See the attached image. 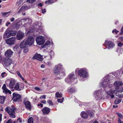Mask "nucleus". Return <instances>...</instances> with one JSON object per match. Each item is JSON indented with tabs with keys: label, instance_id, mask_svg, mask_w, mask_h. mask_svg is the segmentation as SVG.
Returning <instances> with one entry per match:
<instances>
[{
	"label": "nucleus",
	"instance_id": "obj_1",
	"mask_svg": "<svg viewBox=\"0 0 123 123\" xmlns=\"http://www.w3.org/2000/svg\"><path fill=\"white\" fill-rule=\"evenodd\" d=\"M111 77L107 76L106 77H104V80L100 84L101 86L104 87L105 91H101L98 90L95 92L94 93V96L96 98H99L101 99H103L105 97H108L109 95L111 96V98H113L114 97L112 94L113 92L110 90L109 91H108L106 88L111 87L112 86L113 83H112V81H111L109 79Z\"/></svg>",
	"mask_w": 123,
	"mask_h": 123
},
{
	"label": "nucleus",
	"instance_id": "obj_2",
	"mask_svg": "<svg viewBox=\"0 0 123 123\" xmlns=\"http://www.w3.org/2000/svg\"><path fill=\"white\" fill-rule=\"evenodd\" d=\"M75 72L77 73L79 79L81 81H84V78H87L88 76L87 70L86 68H77L76 69Z\"/></svg>",
	"mask_w": 123,
	"mask_h": 123
},
{
	"label": "nucleus",
	"instance_id": "obj_3",
	"mask_svg": "<svg viewBox=\"0 0 123 123\" xmlns=\"http://www.w3.org/2000/svg\"><path fill=\"white\" fill-rule=\"evenodd\" d=\"M16 110V108L12 105L11 106L7 107L5 110V111L10 115V117L12 118L15 117V114Z\"/></svg>",
	"mask_w": 123,
	"mask_h": 123
},
{
	"label": "nucleus",
	"instance_id": "obj_4",
	"mask_svg": "<svg viewBox=\"0 0 123 123\" xmlns=\"http://www.w3.org/2000/svg\"><path fill=\"white\" fill-rule=\"evenodd\" d=\"M77 78V76L74 73L70 74L67 78L65 79V81L68 83L71 84Z\"/></svg>",
	"mask_w": 123,
	"mask_h": 123
},
{
	"label": "nucleus",
	"instance_id": "obj_5",
	"mask_svg": "<svg viewBox=\"0 0 123 123\" xmlns=\"http://www.w3.org/2000/svg\"><path fill=\"white\" fill-rule=\"evenodd\" d=\"M114 86L116 91H121L122 86H123V83L121 81H116L114 83Z\"/></svg>",
	"mask_w": 123,
	"mask_h": 123
},
{
	"label": "nucleus",
	"instance_id": "obj_6",
	"mask_svg": "<svg viewBox=\"0 0 123 123\" xmlns=\"http://www.w3.org/2000/svg\"><path fill=\"white\" fill-rule=\"evenodd\" d=\"M36 41L37 44L41 45L44 44L45 42V39L43 37L40 36L36 38Z\"/></svg>",
	"mask_w": 123,
	"mask_h": 123
},
{
	"label": "nucleus",
	"instance_id": "obj_7",
	"mask_svg": "<svg viewBox=\"0 0 123 123\" xmlns=\"http://www.w3.org/2000/svg\"><path fill=\"white\" fill-rule=\"evenodd\" d=\"M25 43L26 44L29 46L32 45L34 43V39L33 37L31 36H29L26 38L25 41Z\"/></svg>",
	"mask_w": 123,
	"mask_h": 123
},
{
	"label": "nucleus",
	"instance_id": "obj_8",
	"mask_svg": "<svg viewBox=\"0 0 123 123\" xmlns=\"http://www.w3.org/2000/svg\"><path fill=\"white\" fill-rule=\"evenodd\" d=\"M16 38L15 37H12L8 38L6 40V42L7 44L10 45H14L16 42Z\"/></svg>",
	"mask_w": 123,
	"mask_h": 123
},
{
	"label": "nucleus",
	"instance_id": "obj_9",
	"mask_svg": "<svg viewBox=\"0 0 123 123\" xmlns=\"http://www.w3.org/2000/svg\"><path fill=\"white\" fill-rule=\"evenodd\" d=\"M23 102L26 108L30 111L31 110V105L30 102L28 100L27 98H25L24 99Z\"/></svg>",
	"mask_w": 123,
	"mask_h": 123
},
{
	"label": "nucleus",
	"instance_id": "obj_10",
	"mask_svg": "<svg viewBox=\"0 0 123 123\" xmlns=\"http://www.w3.org/2000/svg\"><path fill=\"white\" fill-rule=\"evenodd\" d=\"M24 86V84L22 83H17L15 86L14 89L16 90L20 91L23 89Z\"/></svg>",
	"mask_w": 123,
	"mask_h": 123
},
{
	"label": "nucleus",
	"instance_id": "obj_11",
	"mask_svg": "<svg viewBox=\"0 0 123 123\" xmlns=\"http://www.w3.org/2000/svg\"><path fill=\"white\" fill-rule=\"evenodd\" d=\"M56 69H58L62 71V72L61 73L64 76L65 74V70L63 67L62 65L61 64H59L56 65L54 68Z\"/></svg>",
	"mask_w": 123,
	"mask_h": 123
},
{
	"label": "nucleus",
	"instance_id": "obj_12",
	"mask_svg": "<svg viewBox=\"0 0 123 123\" xmlns=\"http://www.w3.org/2000/svg\"><path fill=\"white\" fill-rule=\"evenodd\" d=\"M3 62H4V64L7 66H9L12 63V59L9 58H6L4 57Z\"/></svg>",
	"mask_w": 123,
	"mask_h": 123
},
{
	"label": "nucleus",
	"instance_id": "obj_13",
	"mask_svg": "<svg viewBox=\"0 0 123 123\" xmlns=\"http://www.w3.org/2000/svg\"><path fill=\"white\" fill-rule=\"evenodd\" d=\"M24 33L20 31H19L17 32L16 36V39L18 40H20L23 38L24 36Z\"/></svg>",
	"mask_w": 123,
	"mask_h": 123
},
{
	"label": "nucleus",
	"instance_id": "obj_14",
	"mask_svg": "<svg viewBox=\"0 0 123 123\" xmlns=\"http://www.w3.org/2000/svg\"><path fill=\"white\" fill-rule=\"evenodd\" d=\"M13 53V51L11 49H7L5 53V56L7 58L10 57L12 55Z\"/></svg>",
	"mask_w": 123,
	"mask_h": 123
},
{
	"label": "nucleus",
	"instance_id": "obj_15",
	"mask_svg": "<svg viewBox=\"0 0 123 123\" xmlns=\"http://www.w3.org/2000/svg\"><path fill=\"white\" fill-rule=\"evenodd\" d=\"M105 44L107 45V48L108 49L113 48L115 46L114 43L111 41H105Z\"/></svg>",
	"mask_w": 123,
	"mask_h": 123
},
{
	"label": "nucleus",
	"instance_id": "obj_16",
	"mask_svg": "<svg viewBox=\"0 0 123 123\" xmlns=\"http://www.w3.org/2000/svg\"><path fill=\"white\" fill-rule=\"evenodd\" d=\"M32 58L33 59H37L40 61H42L43 59L42 56L40 54H36Z\"/></svg>",
	"mask_w": 123,
	"mask_h": 123
},
{
	"label": "nucleus",
	"instance_id": "obj_17",
	"mask_svg": "<svg viewBox=\"0 0 123 123\" xmlns=\"http://www.w3.org/2000/svg\"><path fill=\"white\" fill-rule=\"evenodd\" d=\"M21 97V96L18 94L14 93L13 94L12 99L14 101H16L18 100Z\"/></svg>",
	"mask_w": 123,
	"mask_h": 123
},
{
	"label": "nucleus",
	"instance_id": "obj_18",
	"mask_svg": "<svg viewBox=\"0 0 123 123\" xmlns=\"http://www.w3.org/2000/svg\"><path fill=\"white\" fill-rule=\"evenodd\" d=\"M2 88L3 90V92L4 93L6 94L8 93L9 94H11V92L7 88L6 85L5 84L3 85L2 87Z\"/></svg>",
	"mask_w": 123,
	"mask_h": 123
},
{
	"label": "nucleus",
	"instance_id": "obj_19",
	"mask_svg": "<svg viewBox=\"0 0 123 123\" xmlns=\"http://www.w3.org/2000/svg\"><path fill=\"white\" fill-rule=\"evenodd\" d=\"M42 111L44 115L48 114L50 112V109L49 108L45 107L42 110Z\"/></svg>",
	"mask_w": 123,
	"mask_h": 123
},
{
	"label": "nucleus",
	"instance_id": "obj_20",
	"mask_svg": "<svg viewBox=\"0 0 123 123\" xmlns=\"http://www.w3.org/2000/svg\"><path fill=\"white\" fill-rule=\"evenodd\" d=\"M113 92V93L112 94H113V93H115V94L116 96H117L120 97V98H122L123 97V95L121 93L122 92H121L120 91H116L117 92H116V91L115 90L114 91H113L112 90H111Z\"/></svg>",
	"mask_w": 123,
	"mask_h": 123
},
{
	"label": "nucleus",
	"instance_id": "obj_21",
	"mask_svg": "<svg viewBox=\"0 0 123 123\" xmlns=\"http://www.w3.org/2000/svg\"><path fill=\"white\" fill-rule=\"evenodd\" d=\"M53 71L54 74L56 75H57L60 74V75H61L62 76H63L62 74L61 73V72H62V70L54 68L53 69Z\"/></svg>",
	"mask_w": 123,
	"mask_h": 123
},
{
	"label": "nucleus",
	"instance_id": "obj_22",
	"mask_svg": "<svg viewBox=\"0 0 123 123\" xmlns=\"http://www.w3.org/2000/svg\"><path fill=\"white\" fill-rule=\"evenodd\" d=\"M11 37L10 33V30H7L5 31L4 36V37L9 38Z\"/></svg>",
	"mask_w": 123,
	"mask_h": 123
},
{
	"label": "nucleus",
	"instance_id": "obj_23",
	"mask_svg": "<svg viewBox=\"0 0 123 123\" xmlns=\"http://www.w3.org/2000/svg\"><path fill=\"white\" fill-rule=\"evenodd\" d=\"M16 83L15 81L14 80H11L10 81L9 85V87L10 88L12 89L13 88V86L15 85Z\"/></svg>",
	"mask_w": 123,
	"mask_h": 123
},
{
	"label": "nucleus",
	"instance_id": "obj_24",
	"mask_svg": "<svg viewBox=\"0 0 123 123\" xmlns=\"http://www.w3.org/2000/svg\"><path fill=\"white\" fill-rule=\"evenodd\" d=\"M27 45L25 43V42L24 40L22 41L21 43L20 47V48L23 49L26 47V45Z\"/></svg>",
	"mask_w": 123,
	"mask_h": 123
},
{
	"label": "nucleus",
	"instance_id": "obj_25",
	"mask_svg": "<svg viewBox=\"0 0 123 123\" xmlns=\"http://www.w3.org/2000/svg\"><path fill=\"white\" fill-rule=\"evenodd\" d=\"M24 22L25 24H31L32 23V20L30 18H26L23 19Z\"/></svg>",
	"mask_w": 123,
	"mask_h": 123
},
{
	"label": "nucleus",
	"instance_id": "obj_26",
	"mask_svg": "<svg viewBox=\"0 0 123 123\" xmlns=\"http://www.w3.org/2000/svg\"><path fill=\"white\" fill-rule=\"evenodd\" d=\"M30 8L26 6H22L20 9L18 11V12H21V11H24L25 10L29 9Z\"/></svg>",
	"mask_w": 123,
	"mask_h": 123
},
{
	"label": "nucleus",
	"instance_id": "obj_27",
	"mask_svg": "<svg viewBox=\"0 0 123 123\" xmlns=\"http://www.w3.org/2000/svg\"><path fill=\"white\" fill-rule=\"evenodd\" d=\"M80 115L81 117L84 118H87L88 116L87 113L84 111H82L81 112Z\"/></svg>",
	"mask_w": 123,
	"mask_h": 123
},
{
	"label": "nucleus",
	"instance_id": "obj_28",
	"mask_svg": "<svg viewBox=\"0 0 123 123\" xmlns=\"http://www.w3.org/2000/svg\"><path fill=\"white\" fill-rule=\"evenodd\" d=\"M49 41H47L45 43L42 47V48H44L48 47L50 44H52Z\"/></svg>",
	"mask_w": 123,
	"mask_h": 123
},
{
	"label": "nucleus",
	"instance_id": "obj_29",
	"mask_svg": "<svg viewBox=\"0 0 123 123\" xmlns=\"http://www.w3.org/2000/svg\"><path fill=\"white\" fill-rule=\"evenodd\" d=\"M75 89L74 88L69 87L68 89V92L71 93H73L76 91Z\"/></svg>",
	"mask_w": 123,
	"mask_h": 123
},
{
	"label": "nucleus",
	"instance_id": "obj_30",
	"mask_svg": "<svg viewBox=\"0 0 123 123\" xmlns=\"http://www.w3.org/2000/svg\"><path fill=\"white\" fill-rule=\"evenodd\" d=\"M23 4V1L22 0H19L17 1L16 3V5L19 6H20Z\"/></svg>",
	"mask_w": 123,
	"mask_h": 123
},
{
	"label": "nucleus",
	"instance_id": "obj_31",
	"mask_svg": "<svg viewBox=\"0 0 123 123\" xmlns=\"http://www.w3.org/2000/svg\"><path fill=\"white\" fill-rule=\"evenodd\" d=\"M6 97L5 96H0V102L1 104H3L4 102Z\"/></svg>",
	"mask_w": 123,
	"mask_h": 123
},
{
	"label": "nucleus",
	"instance_id": "obj_32",
	"mask_svg": "<svg viewBox=\"0 0 123 123\" xmlns=\"http://www.w3.org/2000/svg\"><path fill=\"white\" fill-rule=\"evenodd\" d=\"M10 33L11 37L15 36L16 35L17 32L16 31L10 30Z\"/></svg>",
	"mask_w": 123,
	"mask_h": 123
},
{
	"label": "nucleus",
	"instance_id": "obj_33",
	"mask_svg": "<svg viewBox=\"0 0 123 123\" xmlns=\"http://www.w3.org/2000/svg\"><path fill=\"white\" fill-rule=\"evenodd\" d=\"M55 96L57 98L61 97L62 96V94L61 92H57L55 93Z\"/></svg>",
	"mask_w": 123,
	"mask_h": 123
},
{
	"label": "nucleus",
	"instance_id": "obj_34",
	"mask_svg": "<svg viewBox=\"0 0 123 123\" xmlns=\"http://www.w3.org/2000/svg\"><path fill=\"white\" fill-rule=\"evenodd\" d=\"M16 73L23 80H25L24 78L22 76V75L21 74L20 72L18 71H17L16 72Z\"/></svg>",
	"mask_w": 123,
	"mask_h": 123
},
{
	"label": "nucleus",
	"instance_id": "obj_35",
	"mask_svg": "<svg viewBox=\"0 0 123 123\" xmlns=\"http://www.w3.org/2000/svg\"><path fill=\"white\" fill-rule=\"evenodd\" d=\"M28 123H33V119L32 117H30L28 121Z\"/></svg>",
	"mask_w": 123,
	"mask_h": 123
},
{
	"label": "nucleus",
	"instance_id": "obj_36",
	"mask_svg": "<svg viewBox=\"0 0 123 123\" xmlns=\"http://www.w3.org/2000/svg\"><path fill=\"white\" fill-rule=\"evenodd\" d=\"M53 3V1L52 0H48V1H46L45 2V4H50Z\"/></svg>",
	"mask_w": 123,
	"mask_h": 123
},
{
	"label": "nucleus",
	"instance_id": "obj_37",
	"mask_svg": "<svg viewBox=\"0 0 123 123\" xmlns=\"http://www.w3.org/2000/svg\"><path fill=\"white\" fill-rule=\"evenodd\" d=\"M121 99H117L114 101V103L116 104H117L121 102Z\"/></svg>",
	"mask_w": 123,
	"mask_h": 123
},
{
	"label": "nucleus",
	"instance_id": "obj_38",
	"mask_svg": "<svg viewBox=\"0 0 123 123\" xmlns=\"http://www.w3.org/2000/svg\"><path fill=\"white\" fill-rule=\"evenodd\" d=\"M116 114L119 117V118H119L120 119H122L123 118V117L121 113H117Z\"/></svg>",
	"mask_w": 123,
	"mask_h": 123
},
{
	"label": "nucleus",
	"instance_id": "obj_39",
	"mask_svg": "<svg viewBox=\"0 0 123 123\" xmlns=\"http://www.w3.org/2000/svg\"><path fill=\"white\" fill-rule=\"evenodd\" d=\"M89 115L91 117H92L93 116V113L91 111H89V112H88Z\"/></svg>",
	"mask_w": 123,
	"mask_h": 123
},
{
	"label": "nucleus",
	"instance_id": "obj_40",
	"mask_svg": "<svg viewBox=\"0 0 123 123\" xmlns=\"http://www.w3.org/2000/svg\"><path fill=\"white\" fill-rule=\"evenodd\" d=\"M63 99H64V98L63 97L62 98V99H57V101L58 102H59L61 103H62L63 101Z\"/></svg>",
	"mask_w": 123,
	"mask_h": 123
},
{
	"label": "nucleus",
	"instance_id": "obj_41",
	"mask_svg": "<svg viewBox=\"0 0 123 123\" xmlns=\"http://www.w3.org/2000/svg\"><path fill=\"white\" fill-rule=\"evenodd\" d=\"M36 0H27L26 1L30 3L34 2Z\"/></svg>",
	"mask_w": 123,
	"mask_h": 123
},
{
	"label": "nucleus",
	"instance_id": "obj_42",
	"mask_svg": "<svg viewBox=\"0 0 123 123\" xmlns=\"http://www.w3.org/2000/svg\"><path fill=\"white\" fill-rule=\"evenodd\" d=\"M19 46L18 45H17L15 46L13 48V49L14 50H16L18 49Z\"/></svg>",
	"mask_w": 123,
	"mask_h": 123
},
{
	"label": "nucleus",
	"instance_id": "obj_43",
	"mask_svg": "<svg viewBox=\"0 0 123 123\" xmlns=\"http://www.w3.org/2000/svg\"><path fill=\"white\" fill-rule=\"evenodd\" d=\"M47 102L50 105H53V103L52 101L50 100H48L47 101Z\"/></svg>",
	"mask_w": 123,
	"mask_h": 123
},
{
	"label": "nucleus",
	"instance_id": "obj_44",
	"mask_svg": "<svg viewBox=\"0 0 123 123\" xmlns=\"http://www.w3.org/2000/svg\"><path fill=\"white\" fill-rule=\"evenodd\" d=\"M1 75L2 77H4L6 76V73L5 72H3L1 73Z\"/></svg>",
	"mask_w": 123,
	"mask_h": 123
},
{
	"label": "nucleus",
	"instance_id": "obj_45",
	"mask_svg": "<svg viewBox=\"0 0 123 123\" xmlns=\"http://www.w3.org/2000/svg\"><path fill=\"white\" fill-rule=\"evenodd\" d=\"M3 60H3L2 59V56L0 54V63H3Z\"/></svg>",
	"mask_w": 123,
	"mask_h": 123
},
{
	"label": "nucleus",
	"instance_id": "obj_46",
	"mask_svg": "<svg viewBox=\"0 0 123 123\" xmlns=\"http://www.w3.org/2000/svg\"><path fill=\"white\" fill-rule=\"evenodd\" d=\"M42 83H41V84L42 85L43 84V83L46 80V78H43L42 79Z\"/></svg>",
	"mask_w": 123,
	"mask_h": 123
},
{
	"label": "nucleus",
	"instance_id": "obj_47",
	"mask_svg": "<svg viewBox=\"0 0 123 123\" xmlns=\"http://www.w3.org/2000/svg\"><path fill=\"white\" fill-rule=\"evenodd\" d=\"M34 89L36 90L37 91H42V90L41 89L37 87H35Z\"/></svg>",
	"mask_w": 123,
	"mask_h": 123
},
{
	"label": "nucleus",
	"instance_id": "obj_48",
	"mask_svg": "<svg viewBox=\"0 0 123 123\" xmlns=\"http://www.w3.org/2000/svg\"><path fill=\"white\" fill-rule=\"evenodd\" d=\"M120 34V35L123 34V26H122Z\"/></svg>",
	"mask_w": 123,
	"mask_h": 123
},
{
	"label": "nucleus",
	"instance_id": "obj_49",
	"mask_svg": "<svg viewBox=\"0 0 123 123\" xmlns=\"http://www.w3.org/2000/svg\"><path fill=\"white\" fill-rule=\"evenodd\" d=\"M46 96L45 95H43L42 96H40L39 98L40 99H45L46 98Z\"/></svg>",
	"mask_w": 123,
	"mask_h": 123
},
{
	"label": "nucleus",
	"instance_id": "obj_50",
	"mask_svg": "<svg viewBox=\"0 0 123 123\" xmlns=\"http://www.w3.org/2000/svg\"><path fill=\"white\" fill-rule=\"evenodd\" d=\"M28 51V49L27 48H25L24 49V52L25 53H26Z\"/></svg>",
	"mask_w": 123,
	"mask_h": 123
},
{
	"label": "nucleus",
	"instance_id": "obj_51",
	"mask_svg": "<svg viewBox=\"0 0 123 123\" xmlns=\"http://www.w3.org/2000/svg\"><path fill=\"white\" fill-rule=\"evenodd\" d=\"M54 54V52L52 51H50V52L49 53V54L50 56V57H52V56Z\"/></svg>",
	"mask_w": 123,
	"mask_h": 123
},
{
	"label": "nucleus",
	"instance_id": "obj_52",
	"mask_svg": "<svg viewBox=\"0 0 123 123\" xmlns=\"http://www.w3.org/2000/svg\"><path fill=\"white\" fill-rule=\"evenodd\" d=\"M119 32V31H117L116 29H115L114 30H113L112 32L113 33L114 32H115L116 33H117L118 32Z\"/></svg>",
	"mask_w": 123,
	"mask_h": 123
},
{
	"label": "nucleus",
	"instance_id": "obj_53",
	"mask_svg": "<svg viewBox=\"0 0 123 123\" xmlns=\"http://www.w3.org/2000/svg\"><path fill=\"white\" fill-rule=\"evenodd\" d=\"M118 45L119 46L121 47L123 45V43L120 42L118 43Z\"/></svg>",
	"mask_w": 123,
	"mask_h": 123
},
{
	"label": "nucleus",
	"instance_id": "obj_54",
	"mask_svg": "<svg viewBox=\"0 0 123 123\" xmlns=\"http://www.w3.org/2000/svg\"><path fill=\"white\" fill-rule=\"evenodd\" d=\"M17 121L18 122H19L20 123H21L22 122V120L20 117L18 118V119L17 120Z\"/></svg>",
	"mask_w": 123,
	"mask_h": 123
},
{
	"label": "nucleus",
	"instance_id": "obj_55",
	"mask_svg": "<svg viewBox=\"0 0 123 123\" xmlns=\"http://www.w3.org/2000/svg\"><path fill=\"white\" fill-rule=\"evenodd\" d=\"M118 123H123V122L121 121L119 118H118Z\"/></svg>",
	"mask_w": 123,
	"mask_h": 123
},
{
	"label": "nucleus",
	"instance_id": "obj_56",
	"mask_svg": "<svg viewBox=\"0 0 123 123\" xmlns=\"http://www.w3.org/2000/svg\"><path fill=\"white\" fill-rule=\"evenodd\" d=\"M43 106V105L41 103H40L39 104H38V106H40L41 107H42Z\"/></svg>",
	"mask_w": 123,
	"mask_h": 123
},
{
	"label": "nucleus",
	"instance_id": "obj_57",
	"mask_svg": "<svg viewBox=\"0 0 123 123\" xmlns=\"http://www.w3.org/2000/svg\"><path fill=\"white\" fill-rule=\"evenodd\" d=\"M10 24H11V23L10 22H7L6 24V25L7 26H8V25H10Z\"/></svg>",
	"mask_w": 123,
	"mask_h": 123
},
{
	"label": "nucleus",
	"instance_id": "obj_58",
	"mask_svg": "<svg viewBox=\"0 0 123 123\" xmlns=\"http://www.w3.org/2000/svg\"><path fill=\"white\" fill-rule=\"evenodd\" d=\"M41 103H43L44 104H45L46 103V101L45 100H44L43 101H41Z\"/></svg>",
	"mask_w": 123,
	"mask_h": 123
},
{
	"label": "nucleus",
	"instance_id": "obj_59",
	"mask_svg": "<svg viewBox=\"0 0 123 123\" xmlns=\"http://www.w3.org/2000/svg\"><path fill=\"white\" fill-rule=\"evenodd\" d=\"M46 9H44L43 10L42 9V12L43 13H44L46 12L45 11Z\"/></svg>",
	"mask_w": 123,
	"mask_h": 123
},
{
	"label": "nucleus",
	"instance_id": "obj_60",
	"mask_svg": "<svg viewBox=\"0 0 123 123\" xmlns=\"http://www.w3.org/2000/svg\"><path fill=\"white\" fill-rule=\"evenodd\" d=\"M2 115L1 114H0V123L2 121Z\"/></svg>",
	"mask_w": 123,
	"mask_h": 123
},
{
	"label": "nucleus",
	"instance_id": "obj_61",
	"mask_svg": "<svg viewBox=\"0 0 123 123\" xmlns=\"http://www.w3.org/2000/svg\"><path fill=\"white\" fill-rule=\"evenodd\" d=\"M15 18H12L11 19H10L11 21V22H13Z\"/></svg>",
	"mask_w": 123,
	"mask_h": 123
},
{
	"label": "nucleus",
	"instance_id": "obj_62",
	"mask_svg": "<svg viewBox=\"0 0 123 123\" xmlns=\"http://www.w3.org/2000/svg\"><path fill=\"white\" fill-rule=\"evenodd\" d=\"M38 6L40 7L42 6H43V4L41 3H40L39 4Z\"/></svg>",
	"mask_w": 123,
	"mask_h": 123
},
{
	"label": "nucleus",
	"instance_id": "obj_63",
	"mask_svg": "<svg viewBox=\"0 0 123 123\" xmlns=\"http://www.w3.org/2000/svg\"><path fill=\"white\" fill-rule=\"evenodd\" d=\"M45 65H43V64H42V65H41V68H44L45 67Z\"/></svg>",
	"mask_w": 123,
	"mask_h": 123
},
{
	"label": "nucleus",
	"instance_id": "obj_64",
	"mask_svg": "<svg viewBox=\"0 0 123 123\" xmlns=\"http://www.w3.org/2000/svg\"><path fill=\"white\" fill-rule=\"evenodd\" d=\"M119 39L122 41H123V37H119Z\"/></svg>",
	"mask_w": 123,
	"mask_h": 123
}]
</instances>
